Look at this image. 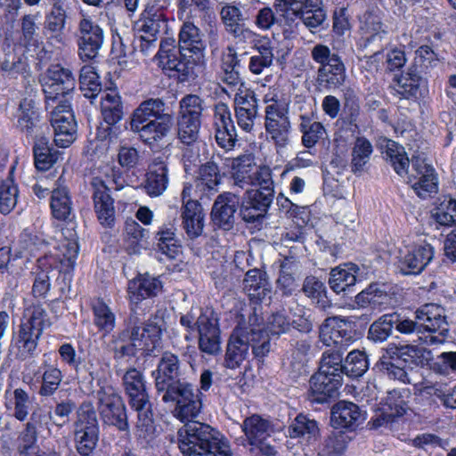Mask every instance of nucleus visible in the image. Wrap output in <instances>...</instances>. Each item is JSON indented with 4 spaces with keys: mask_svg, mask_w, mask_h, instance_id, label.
Masks as SVG:
<instances>
[{
    "mask_svg": "<svg viewBox=\"0 0 456 456\" xmlns=\"http://www.w3.org/2000/svg\"><path fill=\"white\" fill-rule=\"evenodd\" d=\"M166 403H175V417L184 422L178 430L183 456H232L228 440L217 429L194 420L202 408L201 392L186 378L157 391Z\"/></svg>",
    "mask_w": 456,
    "mask_h": 456,
    "instance_id": "nucleus-1",
    "label": "nucleus"
},
{
    "mask_svg": "<svg viewBox=\"0 0 456 456\" xmlns=\"http://www.w3.org/2000/svg\"><path fill=\"white\" fill-rule=\"evenodd\" d=\"M207 44L204 34L193 22L184 21L175 38H165L159 45L155 57L170 77L179 82L188 81L195 76V67L204 55Z\"/></svg>",
    "mask_w": 456,
    "mask_h": 456,
    "instance_id": "nucleus-2",
    "label": "nucleus"
},
{
    "mask_svg": "<svg viewBox=\"0 0 456 456\" xmlns=\"http://www.w3.org/2000/svg\"><path fill=\"white\" fill-rule=\"evenodd\" d=\"M142 333L138 329L122 330L112 336L110 348L115 361L135 357L138 351L151 356L161 347L164 330V317L161 311H157L144 323Z\"/></svg>",
    "mask_w": 456,
    "mask_h": 456,
    "instance_id": "nucleus-3",
    "label": "nucleus"
},
{
    "mask_svg": "<svg viewBox=\"0 0 456 456\" xmlns=\"http://www.w3.org/2000/svg\"><path fill=\"white\" fill-rule=\"evenodd\" d=\"M51 324L47 312L42 305H34L28 308L18 330L12 334L9 354L19 362L37 356L40 338Z\"/></svg>",
    "mask_w": 456,
    "mask_h": 456,
    "instance_id": "nucleus-4",
    "label": "nucleus"
},
{
    "mask_svg": "<svg viewBox=\"0 0 456 456\" xmlns=\"http://www.w3.org/2000/svg\"><path fill=\"white\" fill-rule=\"evenodd\" d=\"M63 247L65 251L61 258H58L53 254H45L37 259V269L33 273L35 275L32 286V294L35 297L45 298L51 289L50 273L57 267L60 263L64 268L60 271L61 276V293L64 294L69 291L71 274L70 270L74 268L78 256L79 247L76 240H68Z\"/></svg>",
    "mask_w": 456,
    "mask_h": 456,
    "instance_id": "nucleus-5",
    "label": "nucleus"
},
{
    "mask_svg": "<svg viewBox=\"0 0 456 456\" xmlns=\"http://www.w3.org/2000/svg\"><path fill=\"white\" fill-rule=\"evenodd\" d=\"M122 385L130 407L137 412L138 436L145 440L151 439L155 427L144 375L137 369L130 368L122 376Z\"/></svg>",
    "mask_w": 456,
    "mask_h": 456,
    "instance_id": "nucleus-6",
    "label": "nucleus"
},
{
    "mask_svg": "<svg viewBox=\"0 0 456 456\" xmlns=\"http://www.w3.org/2000/svg\"><path fill=\"white\" fill-rule=\"evenodd\" d=\"M311 57L320 65L314 80L319 92H335L344 86L347 77L346 68L338 53H332L325 45L317 44L311 50Z\"/></svg>",
    "mask_w": 456,
    "mask_h": 456,
    "instance_id": "nucleus-7",
    "label": "nucleus"
},
{
    "mask_svg": "<svg viewBox=\"0 0 456 456\" xmlns=\"http://www.w3.org/2000/svg\"><path fill=\"white\" fill-rule=\"evenodd\" d=\"M198 310L199 314L191 309L180 317V324L188 331L184 338L190 340L191 334L197 330L200 351L208 354H215L221 349L218 318L211 309Z\"/></svg>",
    "mask_w": 456,
    "mask_h": 456,
    "instance_id": "nucleus-8",
    "label": "nucleus"
},
{
    "mask_svg": "<svg viewBox=\"0 0 456 456\" xmlns=\"http://www.w3.org/2000/svg\"><path fill=\"white\" fill-rule=\"evenodd\" d=\"M97 410L104 426L128 435L130 425L122 396L111 385L101 386L96 392Z\"/></svg>",
    "mask_w": 456,
    "mask_h": 456,
    "instance_id": "nucleus-9",
    "label": "nucleus"
},
{
    "mask_svg": "<svg viewBox=\"0 0 456 456\" xmlns=\"http://www.w3.org/2000/svg\"><path fill=\"white\" fill-rule=\"evenodd\" d=\"M76 86V78L72 71L61 66L52 65L48 68L43 91L45 96V110L56 106L60 100H69Z\"/></svg>",
    "mask_w": 456,
    "mask_h": 456,
    "instance_id": "nucleus-10",
    "label": "nucleus"
},
{
    "mask_svg": "<svg viewBox=\"0 0 456 456\" xmlns=\"http://www.w3.org/2000/svg\"><path fill=\"white\" fill-rule=\"evenodd\" d=\"M356 326V322L351 317H327L319 328L320 340L327 346L347 349L359 337Z\"/></svg>",
    "mask_w": 456,
    "mask_h": 456,
    "instance_id": "nucleus-11",
    "label": "nucleus"
},
{
    "mask_svg": "<svg viewBox=\"0 0 456 456\" xmlns=\"http://www.w3.org/2000/svg\"><path fill=\"white\" fill-rule=\"evenodd\" d=\"M416 319L420 322L421 330L428 332L424 338L418 337L419 340L428 346L443 344L449 333V324L444 315V310L437 305H425L416 311Z\"/></svg>",
    "mask_w": 456,
    "mask_h": 456,
    "instance_id": "nucleus-12",
    "label": "nucleus"
},
{
    "mask_svg": "<svg viewBox=\"0 0 456 456\" xmlns=\"http://www.w3.org/2000/svg\"><path fill=\"white\" fill-rule=\"evenodd\" d=\"M77 54L83 61L95 59L104 42V31L97 21L83 16L76 31Z\"/></svg>",
    "mask_w": 456,
    "mask_h": 456,
    "instance_id": "nucleus-13",
    "label": "nucleus"
},
{
    "mask_svg": "<svg viewBox=\"0 0 456 456\" xmlns=\"http://www.w3.org/2000/svg\"><path fill=\"white\" fill-rule=\"evenodd\" d=\"M50 122L54 133V142L61 148L69 147L77 138V123L69 100H60L49 110Z\"/></svg>",
    "mask_w": 456,
    "mask_h": 456,
    "instance_id": "nucleus-14",
    "label": "nucleus"
},
{
    "mask_svg": "<svg viewBox=\"0 0 456 456\" xmlns=\"http://www.w3.org/2000/svg\"><path fill=\"white\" fill-rule=\"evenodd\" d=\"M384 15L380 10L365 12L360 18L359 29L362 34L360 48L364 50L374 45L371 50L372 57L377 58L381 53V42L388 35L389 27L384 21Z\"/></svg>",
    "mask_w": 456,
    "mask_h": 456,
    "instance_id": "nucleus-15",
    "label": "nucleus"
},
{
    "mask_svg": "<svg viewBox=\"0 0 456 456\" xmlns=\"http://www.w3.org/2000/svg\"><path fill=\"white\" fill-rule=\"evenodd\" d=\"M224 165L232 169V186L245 189L256 185L260 181V174L266 171L268 175L272 170L267 166L257 167L252 154H243L237 158H225Z\"/></svg>",
    "mask_w": 456,
    "mask_h": 456,
    "instance_id": "nucleus-16",
    "label": "nucleus"
},
{
    "mask_svg": "<svg viewBox=\"0 0 456 456\" xmlns=\"http://www.w3.org/2000/svg\"><path fill=\"white\" fill-rule=\"evenodd\" d=\"M101 113L103 119L96 133L99 140L112 141L116 137L115 125L124 117V105L122 98L116 91L106 92L101 99Z\"/></svg>",
    "mask_w": 456,
    "mask_h": 456,
    "instance_id": "nucleus-17",
    "label": "nucleus"
},
{
    "mask_svg": "<svg viewBox=\"0 0 456 456\" xmlns=\"http://www.w3.org/2000/svg\"><path fill=\"white\" fill-rule=\"evenodd\" d=\"M248 322H240L236 328L245 329L247 337L252 342V354L256 358H264L271 349L270 338L264 327L263 308L261 303L254 304Z\"/></svg>",
    "mask_w": 456,
    "mask_h": 456,
    "instance_id": "nucleus-18",
    "label": "nucleus"
},
{
    "mask_svg": "<svg viewBox=\"0 0 456 456\" xmlns=\"http://www.w3.org/2000/svg\"><path fill=\"white\" fill-rule=\"evenodd\" d=\"M394 82L393 94L400 99L416 102L428 93V81L416 66H411L406 72L395 77Z\"/></svg>",
    "mask_w": 456,
    "mask_h": 456,
    "instance_id": "nucleus-19",
    "label": "nucleus"
},
{
    "mask_svg": "<svg viewBox=\"0 0 456 456\" xmlns=\"http://www.w3.org/2000/svg\"><path fill=\"white\" fill-rule=\"evenodd\" d=\"M265 127L277 147L284 148L289 144L290 122L287 111L276 101L265 107Z\"/></svg>",
    "mask_w": 456,
    "mask_h": 456,
    "instance_id": "nucleus-20",
    "label": "nucleus"
},
{
    "mask_svg": "<svg viewBox=\"0 0 456 456\" xmlns=\"http://www.w3.org/2000/svg\"><path fill=\"white\" fill-rule=\"evenodd\" d=\"M309 384L307 399L313 403L323 404L330 403L338 395L343 378L338 373L331 375L318 370L311 377Z\"/></svg>",
    "mask_w": 456,
    "mask_h": 456,
    "instance_id": "nucleus-21",
    "label": "nucleus"
},
{
    "mask_svg": "<svg viewBox=\"0 0 456 456\" xmlns=\"http://www.w3.org/2000/svg\"><path fill=\"white\" fill-rule=\"evenodd\" d=\"M296 16L293 12H286L273 3V8L263 7L256 15L255 24L262 30H268L277 26L282 31L285 38L296 36Z\"/></svg>",
    "mask_w": 456,
    "mask_h": 456,
    "instance_id": "nucleus-22",
    "label": "nucleus"
},
{
    "mask_svg": "<svg viewBox=\"0 0 456 456\" xmlns=\"http://www.w3.org/2000/svg\"><path fill=\"white\" fill-rule=\"evenodd\" d=\"M186 365L179 356L170 351L162 353L156 370L152 371L156 390L184 379Z\"/></svg>",
    "mask_w": 456,
    "mask_h": 456,
    "instance_id": "nucleus-23",
    "label": "nucleus"
},
{
    "mask_svg": "<svg viewBox=\"0 0 456 456\" xmlns=\"http://www.w3.org/2000/svg\"><path fill=\"white\" fill-rule=\"evenodd\" d=\"M240 203V197L232 191L220 193L212 207L211 221L215 227L230 231L235 224V214Z\"/></svg>",
    "mask_w": 456,
    "mask_h": 456,
    "instance_id": "nucleus-24",
    "label": "nucleus"
},
{
    "mask_svg": "<svg viewBox=\"0 0 456 456\" xmlns=\"http://www.w3.org/2000/svg\"><path fill=\"white\" fill-rule=\"evenodd\" d=\"M433 257L434 248L431 245H416L400 252L397 269L403 275H418L426 269Z\"/></svg>",
    "mask_w": 456,
    "mask_h": 456,
    "instance_id": "nucleus-25",
    "label": "nucleus"
},
{
    "mask_svg": "<svg viewBox=\"0 0 456 456\" xmlns=\"http://www.w3.org/2000/svg\"><path fill=\"white\" fill-rule=\"evenodd\" d=\"M389 358L399 364L412 370L423 367L432 359V353L427 348L411 344L389 343L386 347Z\"/></svg>",
    "mask_w": 456,
    "mask_h": 456,
    "instance_id": "nucleus-26",
    "label": "nucleus"
},
{
    "mask_svg": "<svg viewBox=\"0 0 456 456\" xmlns=\"http://www.w3.org/2000/svg\"><path fill=\"white\" fill-rule=\"evenodd\" d=\"M50 240L44 234V232L34 229L26 228L24 229L15 243V256L21 258H27L29 261L30 258L36 257L38 254H51L49 252Z\"/></svg>",
    "mask_w": 456,
    "mask_h": 456,
    "instance_id": "nucleus-27",
    "label": "nucleus"
},
{
    "mask_svg": "<svg viewBox=\"0 0 456 456\" xmlns=\"http://www.w3.org/2000/svg\"><path fill=\"white\" fill-rule=\"evenodd\" d=\"M367 419V413L356 403L348 401L336 403L330 411V422L335 428L354 430Z\"/></svg>",
    "mask_w": 456,
    "mask_h": 456,
    "instance_id": "nucleus-28",
    "label": "nucleus"
},
{
    "mask_svg": "<svg viewBox=\"0 0 456 456\" xmlns=\"http://www.w3.org/2000/svg\"><path fill=\"white\" fill-rule=\"evenodd\" d=\"M163 290V282L159 277L149 273H138L127 282V300L142 303L147 298L158 297Z\"/></svg>",
    "mask_w": 456,
    "mask_h": 456,
    "instance_id": "nucleus-29",
    "label": "nucleus"
},
{
    "mask_svg": "<svg viewBox=\"0 0 456 456\" xmlns=\"http://www.w3.org/2000/svg\"><path fill=\"white\" fill-rule=\"evenodd\" d=\"M93 188V200L98 220L102 225L111 226L115 220L114 200L110 194V189L99 177L91 181Z\"/></svg>",
    "mask_w": 456,
    "mask_h": 456,
    "instance_id": "nucleus-30",
    "label": "nucleus"
},
{
    "mask_svg": "<svg viewBox=\"0 0 456 456\" xmlns=\"http://www.w3.org/2000/svg\"><path fill=\"white\" fill-rule=\"evenodd\" d=\"M174 126L172 114L160 117L139 125L136 129H131L136 133L139 138L151 148L159 146L170 134Z\"/></svg>",
    "mask_w": 456,
    "mask_h": 456,
    "instance_id": "nucleus-31",
    "label": "nucleus"
},
{
    "mask_svg": "<svg viewBox=\"0 0 456 456\" xmlns=\"http://www.w3.org/2000/svg\"><path fill=\"white\" fill-rule=\"evenodd\" d=\"M249 347L252 348V342L250 338L247 337V330L235 328L227 344L225 366L229 369L240 367L248 356Z\"/></svg>",
    "mask_w": 456,
    "mask_h": 456,
    "instance_id": "nucleus-32",
    "label": "nucleus"
},
{
    "mask_svg": "<svg viewBox=\"0 0 456 456\" xmlns=\"http://www.w3.org/2000/svg\"><path fill=\"white\" fill-rule=\"evenodd\" d=\"M271 284L265 272L259 269L248 270L243 280V290L251 304H259L265 297H271Z\"/></svg>",
    "mask_w": 456,
    "mask_h": 456,
    "instance_id": "nucleus-33",
    "label": "nucleus"
},
{
    "mask_svg": "<svg viewBox=\"0 0 456 456\" xmlns=\"http://www.w3.org/2000/svg\"><path fill=\"white\" fill-rule=\"evenodd\" d=\"M167 107L165 101L159 97H149L142 101L134 110L131 115L130 128L136 129L139 125L170 115L167 112Z\"/></svg>",
    "mask_w": 456,
    "mask_h": 456,
    "instance_id": "nucleus-34",
    "label": "nucleus"
},
{
    "mask_svg": "<svg viewBox=\"0 0 456 456\" xmlns=\"http://www.w3.org/2000/svg\"><path fill=\"white\" fill-rule=\"evenodd\" d=\"M155 247L158 252L167 259H175L181 253V240L177 236V228L175 224H163L154 236Z\"/></svg>",
    "mask_w": 456,
    "mask_h": 456,
    "instance_id": "nucleus-35",
    "label": "nucleus"
},
{
    "mask_svg": "<svg viewBox=\"0 0 456 456\" xmlns=\"http://www.w3.org/2000/svg\"><path fill=\"white\" fill-rule=\"evenodd\" d=\"M17 127L28 136L44 134L36 102L29 98L20 102L17 111Z\"/></svg>",
    "mask_w": 456,
    "mask_h": 456,
    "instance_id": "nucleus-36",
    "label": "nucleus"
},
{
    "mask_svg": "<svg viewBox=\"0 0 456 456\" xmlns=\"http://www.w3.org/2000/svg\"><path fill=\"white\" fill-rule=\"evenodd\" d=\"M358 271L359 267L353 263H347L332 268L328 281L330 289L336 294L344 293L347 295L353 292L354 287L356 284V273Z\"/></svg>",
    "mask_w": 456,
    "mask_h": 456,
    "instance_id": "nucleus-37",
    "label": "nucleus"
},
{
    "mask_svg": "<svg viewBox=\"0 0 456 456\" xmlns=\"http://www.w3.org/2000/svg\"><path fill=\"white\" fill-rule=\"evenodd\" d=\"M33 155L36 168L47 171L58 161L60 152L50 143L49 137L40 134L34 136Z\"/></svg>",
    "mask_w": 456,
    "mask_h": 456,
    "instance_id": "nucleus-38",
    "label": "nucleus"
},
{
    "mask_svg": "<svg viewBox=\"0 0 456 456\" xmlns=\"http://www.w3.org/2000/svg\"><path fill=\"white\" fill-rule=\"evenodd\" d=\"M290 438H299L307 443L317 441L320 436L319 423L310 414L298 413L287 428Z\"/></svg>",
    "mask_w": 456,
    "mask_h": 456,
    "instance_id": "nucleus-39",
    "label": "nucleus"
},
{
    "mask_svg": "<svg viewBox=\"0 0 456 456\" xmlns=\"http://www.w3.org/2000/svg\"><path fill=\"white\" fill-rule=\"evenodd\" d=\"M168 184V168L164 162H155L145 175L141 187L150 197L164 193Z\"/></svg>",
    "mask_w": 456,
    "mask_h": 456,
    "instance_id": "nucleus-40",
    "label": "nucleus"
},
{
    "mask_svg": "<svg viewBox=\"0 0 456 456\" xmlns=\"http://www.w3.org/2000/svg\"><path fill=\"white\" fill-rule=\"evenodd\" d=\"M260 181L256 183V189H247L244 194L253 204L262 207L268 212L274 199V185L272 174L266 171L260 175Z\"/></svg>",
    "mask_w": 456,
    "mask_h": 456,
    "instance_id": "nucleus-41",
    "label": "nucleus"
},
{
    "mask_svg": "<svg viewBox=\"0 0 456 456\" xmlns=\"http://www.w3.org/2000/svg\"><path fill=\"white\" fill-rule=\"evenodd\" d=\"M161 9L159 6L158 9L151 6L143 11L142 18L137 22L138 33L158 37L160 32L167 30V20Z\"/></svg>",
    "mask_w": 456,
    "mask_h": 456,
    "instance_id": "nucleus-42",
    "label": "nucleus"
},
{
    "mask_svg": "<svg viewBox=\"0 0 456 456\" xmlns=\"http://www.w3.org/2000/svg\"><path fill=\"white\" fill-rule=\"evenodd\" d=\"M240 60L235 49L228 46L221 56L220 79L230 86L242 85V78L239 71Z\"/></svg>",
    "mask_w": 456,
    "mask_h": 456,
    "instance_id": "nucleus-43",
    "label": "nucleus"
},
{
    "mask_svg": "<svg viewBox=\"0 0 456 456\" xmlns=\"http://www.w3.org/2000/svg\"><path fill=\"white\" fill-rule=\"evenodd\" d=\"M75 411H77L76 403L70 398H66L56 402L55 405L47 412L42 409L34 411L33 416L34 419L37 416H49L52 424L61 428L69 422V418Z\"/></svg>",
    "mask_w": 456,
    "mask_h": 456,
    "instance_id": "nucleus-44",
    "label": "nucleus"
},
{
    "mask_svg": "<svg viewBox=\"0 0 456 456\" xmlns=\"http://www.w3.org/2000/svg\"><path fill=\"white\" fill-rule=\"evenodd\" d=\"M220 17L226 31L234 37H246L251 32L243 24L240 9L232 4H226L220 11Z\"/></svg>",
    "mask_w": 456,
    "mask_h": 456,
    "instance_id": "nucleus-45",
    "label": "nucleus"
},
{
    "mask_svg": "<svg viewBox=\"0 0 456 456\" xmlns=\"http://www.w3.org/2000/svg\"><path fill=\"white\" fill-rule=\"evenodd\" d=\"M384 155L385 159L399 176L404 178L408 175L410 159L403 146L393 140H388L385 147Z\"/></svg>",
    "mask_w": 456,
    "mask_h": 456,
    "instance_id": "nucleus-46",
    "label": "nucleus"
},
{
    "mask_svg": "<svg viewBox=\"0 0 456 456\" xmlns=\"http://www.w3.org/2000/svg\"><path fill=\"white\" fill-rule=\"evenodd\" d=\"M222 183V175L218 165L209 160L201 165L196 180V187L207 193H215Z\"/></svg>",
    "mask_w": 456,
    "mask_h": 456,
    "instance_id": "nucleus-47",
    "label": "nucleus"
},
{
    "mask_svg": "<svg viewBox=\"0 0 456 456\" xmlns=\"http://www.w3.org/2000/svg\"><path fill=\"white\" fill-rule=\"evenodd\" d=\"M248 444H256L265 438H269L272 431L271 422L257 414L246 418L241 425Z\"/></svg>",
    "mask_w": 456,
    "mask_h": 456,
    "instance_id": "nucleus-48",
    "label": "nucleus"
},
{
    "mask_svg": "<svg viewBox=\"0 0 456 456\" xmlns=\"http://www.w3.org/2000/svg\"><path fill=\"white\" fill-rule=\"evenodd\" d=\"M53 216L61 221L73 216L72 201L67 187H57L52 191L51 204Z\"/></svg>",
    "mask_w": 456,
    "mask_h": 456,
    "instance_id": "nucleus-49",
    "label": "nucleus"
},
{
    "mask_svg": "<svg viewBox=\"0 0 456 456\" xmlns=\"http://www.w3.org/2000/svg\"><path fill=\"white\" fill-rule=\"evenodd\" d=\"M38 26L36 23V17L32 14H25L20 19V44L28 52L37 51L43 45L38 33Z\"/></svg>",
    "mask_w": 456,
    "mask_h": 456,
    "instance_id": "nucleus-50",
    "label": "nucleus"
},
{
    "mask_svg": "<svg viewBox=\"0 0 456 456\" xmlns=\"http://www.w3.org/2000/svg\"><path fill=\"white\" fill-rule=\"evenodd\" d=\"M41 369L43 371L38 395L42 397H49L53 395L60 388L63 374L56 365L48 364L46 362L43 363Z\"/></svg>",
    "mask_w": 456,
    "mask_h": 456,
    "instance_id": "nucleus-51",
    "label": "nucleus"
},
{
    "mask_svg": "<svg viewBox=\"0 0 456 456\" xmlns=\"http://www.w3.org/2000/svg\"><path fill=\"white\" fill-rule=\"evenodd\" d=\"M395 312L381 315L369 327L367 338L373 343H383L393 335Z\"/></svg>",
    "mask_w": 456,
    "mask_h": 456,
    "instance_id": "nucleus-52",
    "label": "nucleus"
},
{
    "mask_svg": "<svg viewBox=\"0 0 456 456\" xmlns=\"http://www.w3.org/2000/svg\"><path fill=\"white\" fill-rule=\"evenodd\" d=\"M297 18L296 21V35L298 31V26L300 21L310 30L314 31L320 28L326 20V12L323 9L316 7L314 9L310 8L307 1L295 10Z\"/></svg>",
    "mask_w": 456,
    "mask_h": 456,
    "instance_id": "nucleus-53",
    "label": "nucleus"
},
{
    "mask_svg": "<svg viewBox=\"0 0 456 456\" xmlns=\"http://www.w3.org/2000/svg\"><path fill=\"white\" fill-rule=\"evenodd\" d=\"M373 152L371 142L365 137H357L351 151V170L354 174L364 171Z\"/></svg>",
    "mask_w": 456,
    "mask_h": 456,
    "instance_id": "nucleus-54",
    "label": "nucleus"
},
{
    "mask_svg": "<svg viewBox=\"0 0 456 456\" xmlns=\"http://www.w3.org/2000/svg\"><path fill=\"white\" fill-rule=\"evenodd\" d=\"M326 349L321 357L319 370L327 372L328 374L335 375L338 373L343 378L344 372V358L343 354L346 349H342L338 346H330Z\"/></svg>",
    "mask_w": 456,
    "mask_h": 456,
    "instance_id": "nucleus-55",
    "label": "nucleus"
},
{
    "mask_svg": "<svg viewBox=\"0 0 456 456\" xmlns=\"http://www.w3.org/2000/svg\"><path fill=\"white\" fill-rule=\"evenodd\" d=\"M432 217L440 225L452 226L456 224V200L451 196L437 199V205L432 212Z\"/></svg>",
    "mask_w": 456,
    "mask_h": 456,
    "instance_id": "nucleus-56",
    "label": "nucleus"
},
{
    "mask_svg": "<svg viewBox=\"0 0 456 456\" xmlns=\"http://www.w3.org/2000/svg\"><path fill=\"white\" fill-rule=\"evenodd\" d=\"M256 53L249 59L248 69L255 75H260L265 69L271 67L273 61V48L266 41L256 46Z\"/></svg>",
    "mask_w": 456,
    "mask_h": 456,
    "instance_id": "nucleus-57",
    "label": "nucleus"
},
{
    "mask_svg": "<svg viewBox=\"0 0 456 456\" xmlns=\"http://www.w3.org/2000/svg\"><path fill=\"white\" fill-rule=\"evenodd\" d=\"M94 323L99 330L105 334L110 333L116 325V316L102 299L93 304Z\"/></svg>",
    "mask_w": 456,
    "mask_h": 456,
    "instance_id": "nucleus-58",
    "label": "nucleus"
},
{
    "mask_svg": "<svg viewBox=\"0 0 456 456\" xmlns=\"http://www.w3.org/2000/svg\"><path fill=\"white\" fill-rule=\"evenodd\" d=\"M79 88L84 96L93 99L102 91L100 77L91 65H84L80 69Z\"/></svg>",
    "mask_w": 456,
    "mask_h": 456,
    "instance_id": "nucleus-59",
    "label": "nucleus"
},
{
    "mask_svg": "<svg viewBox=\"0 0 456 456\" xmlns=\"http://www.w3.org/2000/svg\"><path fill=\"white\" fill-rule=\"evenodd\" d=\"M370 362L366 352L354 349L348 353L344 362V372L351 378L362 377L369 369Z\"/></svg>",
    "mask_w": 456,
    "mask_h": 456,
    "instance_id": "nucleus-60",
    "label": "nucleus"
},
{
    "mask_svg": "<svg viewBox=\"0 0 456 456\" xmlns=\"http://www.w3.org/2000/svg\"><path fill=\"white\" fill-rule=\"evenodd\" d=\"M100 430L74 429V443L77 452L81 456H89L95 450L99 441Z\"/></svg>",
    "mask_w": 456,
    "mask_h": 456,
    "instance_id": "nucleus-61",
    "label": "nucleus"
},
{
    "mask_svg": "<svg viewBox=\"0 0 456 456\" xmlns=\"http://www.w3.org/2000/svg\"><path fill=\"white\" fill-rule=\"evenodd\" d=\"M407 183L411 184L416 194L422 199H426L431 193L437 192L438 190L436 170L419 176H408Z\"/></svg>",
    "mask_w": 456,
    "mask_h": 456,
    "instance_id": "nucleus-62",
    "label": "nucleus"
},
{
    "mask_svg": "<svg viewBox=\"0 0 456 456\" xmlns=\"http://www.w3.org/2000/svg\"><path fill=\"white\" fill-rule=\"evenodd\" d=\"M66 12L61 5H53L45 20V28L53 33L52 37L59 43L63 41V29L66 24Z\"/></svg>",
    "mask_w": 456,
    "mask_h": 456,
    "instance_id": "nucleus-63",
    "label": "nucleus"
},
{
    "mask_svg": "<svg viewBox=\"0 0 456 456\" xmlns=\"http://www.w3.org/2000/svg\"><path fill=\"white\" fill-rule=\"evenodd\" d=\"M75 428L100 430L96 410L91 401H83L76 411Z\"/></svg>",
    "mask_w": 456,
    "mask_h": 456,
    "instance_id": "nucleus-64",
    "label": "nucleus"
}]
</instances>
